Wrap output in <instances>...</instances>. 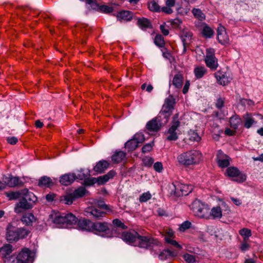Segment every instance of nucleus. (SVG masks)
Instances as JSON below:
<instances>
[{
	"label": "nucleus",
	"instance_id": "f257e3e1",
	"mask_svg": "<svg viewBox=\"0 0 263 263\" xmlns=\"http://www.w3.org/2000/svg\"><path fill=\"white\" fill-rule=\"evenodd\" d=\"M52 221L59 227L70 228L77 222L78 218L72 213H55L50 215Z\"/></svg>",
	"mask_w": 263,
	"mask_h": 263
},
{
	"label": "nucleus",
	"instance_id": "f03ea898",
	"mask_svg": "<svg viewBox=\"0 0 263 263\" xmlns=\"http://www.w3.org/2000/svg\"><path fill=\"white\" fill-rule=\"evenodd\" d=\"M202 154L199 151L192 149L182 153L177 157L179 164L185 166L197 164L201 160Z\"/></svg>",
	"mask_w": 263,
	"mask_h": 263
},
{
	"label": "nucleus",
	"instance_id": "7ed1b4c3",
	"mask_svg": "<svg viewBox=\"0 0 263 263\" xmlns=\"http://www.w3.org/2000/svg\"><path fill=\"white\" fill-rule=\"evenodd\" d=\"M23 197L16 204V207L15 209V211L16 213L21 212L20 209L28 210L32 208L37 200V198L34 194L29 192L28 190L23 191Z\"/></svg>",
	"mask_w": 263,
	"mask_h": 263
},
{
	"label": "nucleus",
	"instance_id": "20e7f679",
	"mask_svg": "<svg viewBox=\"0 0 263 263\" xmlns=\"http://www.w3.org/2000/svg\"><path fill=\"white\" fill-rule=\"evenodd\" d=\"M29 233V232L25 229L17 228L9 224L7 228L6 238L8 241L12 242L25 238Z\"/></svg>",
	"mask_w": 263,
	"mask_h": 263
},
{
	"label": "nucleus",
	"instance_id": "39448f33",
	"mask_svg": "<svg viewBox=\"0 0 263 263\" xmlns=\"http://www.w3.org/2000/svg\"><path fill=\"white\" fill-rule=\"evenodd\" d=\"M179 113L175 114L171 122L170 126L166 133V139L167 141H176L178 139V134L177 133L178 128L180 127L181 122L179 119Z\"/></svg>",
	"mask_w": 263,
	"mask_h": 263
},
{
	"label": "nucleus",
	"instance_id": "423d86ee",
	"mask_svg": "<svg viewBox=\"0 0 263 263\" xmlns=\"http://www.w3.org/2000/svg\"><path fill=\"white\" fill-rule=\"evenodd\" d=\"M159 241L150 235H141L139 234L137 246L145 249H152L154 246H158Z\"/></svg>",
	"mask_w": 263,
	"mask_h": 263
},
{
	"label": "nucleus",
	"instance_id": "0eeeda50",
	"mask_svg": "<svg viewBox=\"0 0 263 263\" xmlns=\"http://www.w3.org/2000/svg\"><path fill=\"white\" fill-rule=\"evenodd\" d=\"M139 234L137 232L132 230L122 232L121 238L126 243L136 247Z\"/></svg>",
	"mask_w": 263,
	"mask_h": 263
},
{
	"label": "nucleus",
	"instance_id": "6e6552de",
	"mask_svg": "<svg viewBox=\"0 0 263 263\" xmlns=\"http://www.w3.org/2000/svg\"><path fill=\"white\" fill-rule=\"evenodd\" d=\"M167 122L161 118L158 119L157 116L147 123L146 128L149 132H157Z\"/></svg>",
	"mask_w": 263,
	"mask_h": 263
},
{
	"label": "nucleus",
	"instance_id": "1a4fd4ad",
	"mask_svg": "<svg viewBox=\"0 0 263 263\" xmlns=\"http://www.w3.org/2000/svg\"><path fill=\"white\" fill-rule=\"evenodd\" d=\"M205 62L207 67L212 70L217 69L218 64L217 60L215 56L214 50L213 49H208L206 51Z\"/></svg>",
	"mask_w": 263,
	"mask_h": 263
},
{
	"label": "nucleus",
	"instance_id": "9d476101",
	"mask_svg": "<svg viewBox=\"0 0 263 263\" xmlns=\"http://www.w3.org/2000/svg\"><path fill=\"white\" fill-rule=\"evenodd\" d=\"M18 263H29L33 260V256L31 251L28 248H24L18 253L16 257Z\"/></svg>",
	"mask_w": 263,
	"mask_h": 263
},
{
	"label": "nucleus",
	"instance_id": "9b49d317",
	"mask_svg": "<svg viewBox=\"0 0 263 263\" xmlns=\"http://www.w3.org/2000/svg\"><path fill=\"white\" fill-rule=\"evenodd\" d=\"M85 215L91 218L100 219L105 216L106 213L98 209L95 206H90L86 209Z\"/></svg>",
	"mask_w": 263,
	"mask_h": 263
},
{
	"label": "nucleus",
	"instance_id": "f8f14e48",
	"mask_svg": "<svg viewBox=\"0 0 263 263\" xmlns=\"http://www.w3.org/2000/svg\"><path fill=\"white\" fill-rule=\"evenodd\" d=\"M109 231L108 223L106 222H93L91 232L96 234L105 233L108 234Z\"/></svg>",
	"mask_w": 263,
	"mask_h": 263
},
{
	"label": "nucleus",
	"instance_id": "ddd939ff",
	"mask_svg": "<svg viewBox=\"0 0 263 263\" xmlns=\"http://www.w3.org/2000/svg\"><path fill=\"white\" fill-rule=\"evenodd\" d=\"M216 160L218 166L221 168H226L230 164L229 156L224 154L221 150L217 152Z\"/></svg>",
	"mask_w": 263,
	"mask_h": 263
},
{
	"label": "nucleus",
	"instance_id": "4468645a",
	"mask_svg": "<svg viewBox=\"0 0 263 263\" xmlns=\"http://www.w3.org/2000/svg\"><path fill=\"white\" fill-rule=\"evenodd\" d=\"M246 174L241 173L237 168L231 167V181L242 183L246 180Z\"/></svg>",
	"mask_w": 263,
	"mask_h": 263
},
{
	"label": "nucleus",
	"instance_id": "2eb2a0df",
	"mask_svg": "<svg viewBox=\"0 0 263 263\" xmlns=\"http://www.w3.org/2000/svg\"><path fill=\"white\" fill-rule=\"evenodd\" d=\"M12 252V246L10 244L4 245L0 248V253L3 258H5L4 263L11 262V259H13L12 262L14 261V258L12 257H7Z\"/></svg>",
	"mask_w": 263,
	"mask_h": 263
},
{
	"label": "nucleus",
	"instance_id": "dca6fc26",
	"mask_svg": "<svg viewBox=\"0 0 263 263\" xmlns=\"http://www.w3.org/2000/svg\"><path fill=\"white\" fill-rule=\"evenodd\" d=\"M217 39L219 42L222 45L229 44V38L226 32L225 28L221 25H219L217 28Z\"/></svg>",
	"mask_w": 263,
	"mask_h": 263
},
{
	"label": "nucleus",
	"instance_id": "f3484780",
	"mask_svg": "<svg viewBox=\"0 0 263 263\" xmlns=\"http://www.w3.org/2000/svg\"><path fill=\"white\" fill-rule=\"evenodd\" d=\"M78 227L79 229L82 231L91 232L93 222L89 219L84 218L77 220Z\"/></svg>",
	"mask_w": 263,
	"mask_h": 263
},
{
	"label": "nucleus",
	"instance_id": "a211bd4d",
	"mask_svg": "<svg viewBox=\"0 0 263 263\" xmlns=\"http://www.w3.org/2000/svg\"><path fill=\"white\" fill-rule=\"evenodd\" d=\"M173 111V109L163 105L161 110L157 116V118H161L167 123Z\"/></svg>",
	"mask_w": 263,
	"mask_h": 263
},
{
	"label": "nucleus",
	"instance_id": "6ab92c4d",
	"mask_svg": "<svg viewBox=\"0 0 263 263\" xmlns=\"http://www.w3.org/2000/svg\"><path fill=\"white\" fill-rule=\"evenodd\" d=\"M76 179V175L73 173H68L62 175L60 179V183L67 186L71 184Z\"/></svg>",
	"mask_w": 263,
	"mask_h": 263
},
{
	"label": "nucleus",
	"instance_id": "aec40b11",
	"mask_svg": "<svg viewBox=\"0 0 263 263\" xmlns=\"http://www.w3.org/2000/svg\"><path fill=\"white\" fill-rule=\"evenodd\" d=\"M243 122L244 127L247 129H249L257 123V121L253 118V114L251 113H246L243 115Z\"/></svg>",
	"mask_w": 263,
	"mask_h": 263
},
{
	"label": "nucleus",
	"instance_id": "412c9836",
	"mask_svg": "<svg viewBox=\"0 0 263 263\" xmlns=\"http://www.w3.org/2000/svg\"><path fill=\"white\" fill-rule=\"evenodd\" d=\"M242 123L241 118L237 115L231 116V136L235 135L238 129V126Z\"/></svg>",
	"mask_w": 263,
	"mask_h": 263
},
{
	"label": "nucleus",
	"instance_id": "4be33fe9",
	"mask_svg": "<svg viewBox=\"0 0 263 263\" xmlns=\"http://www.w3.org/2000/svg\"><path fill=\"white\" fill-rule=\"evenodd\" d=\"M116 173V172L114 170L110 171L107 174L100 176L97 178L98 183L99 185L103 184L107 182L109 179H112L115 175Z\"/></svg>",
	"mask_w": 263,
	"mask_h": 263
},
{
	"label": "nucleus",
	"instance_id": "5701e85b",
	"mask_svg": "<svg viewBox=\"0 0 263 263\" xmlns=\"http://www.w3.org/2000/svg\"><path fill=\"white\" fill-rule=\"evenodd\" d=\"M54 185L52 179L46 176H43L39 179L38 185L40 187H51Z\"/></svg>",
	"mask_w": 263,
	"mask_h": 263
},
{
	"label": "nucleus",
	"instance_id": "b1692460",
	"mask_svg": "<svg viewBox=\"0 0 263 263\" xmlns=\"http://www.w3.org/2000/svg\"><path fill=\"white\" fill-rule=\"evenodd\" d=\"M109 163L104 160L99 161L93 167L94 171L102 173L109 166Z\"/></svg>",
	"mask_w": 263,
	"mask_h": 263
},
{
	"label": "nucleus",
	"instance_id": "393cba45",
	"mask_svg": "<svg viewBox=\"0 0 263 263\" xmlns=\"http://www.w3.org/2000/svg\"><path fill=\"white\" fill-rule=\"evenodd\" d=\"M117 17L120 20L129 21L133 17V13L130 11L123 10L117 13Z\"/></svg>",
	"mask_w": 263,
	"mask_h": 263
},
{
	"label": "nucleus",
	"instance_id": "a878e982",
	"mask_svg": "<svg viewBox=\"0 0 263 263\" xmlns=\"http://www.w3.org/2000/svg\"><path fill=\"white\" fill-rule=\"evenodd\" d=\"M183 81V75L179 72L174 76L172 80V84L175 88H180L182 86Z\"/></svg>",
	"mask_w": 263,
	"mask_h": 263
},
{
	"label": "nucleus",
	"instance_id": "bb28decb",
	"mask_svg": "<svg viewBox=\"0 0 263 263\" xmlns=\"http://www.w3.org/2000/svg\"><path fill=\"white\" fill-rule=\"evenodd\" d=\"M178 254L176 251H171L169 249H165L162 251L159 255L160 259L163 260L167 259L170 257H175Z\"/></svg>",
	"mask_w": 263,
	"mask_h": 263
},
{
	"label": "nucleus",
	"instance_id": "cd10ccee",
	"mask_svg": "<svg viewBox=\"0 0 263 263\" xmlns=\"http://www.w3.org/2000/svg\"><path fill=\"white\" fill-rule=\"evenodd\" d=\"M126 155V153L123 151H116L111 156V160L114 163H119L125 158Z\"/></svg>",
	"mask_w": 263,
	"mask_h": 263
},
{
	"label": "nucleus",
	"instance_id": "c85d7f7f",
	"mask_svg": "<svg viewBox=\"0 0 263 263\" xmlns=\"http://www.w3.org/2000/svg\"><path fill=\"white\" fill-rule=\"evenodd\" d=\"M137 25L142 30H146L152 27L149 20L144 17L138 19Z\"/></svg>",
	"mask_w": 263,
	"mask_h": 263
},
{
	"label": "nucleus",
	"instance_id": "c756f323",
	"mask_svg": "<svg viewBox=\"0 0 263 263\" xmlns=\"http://www.w3.org/2000/svg\"><path fill=\"white\" fill-rule=\"evenodd\" d=\"M215 77L220 85L226 86L229 83L228 77L219 71L215 73Z\"/></svg>",
	"mask_w": 263,
	"mask_h": 263
},
{
	"label": "nucleus",
	"instance_id": "7c9ffc66",
	"mask_svg": "<svg viewBox=\"0 0 263 263\" xmlns=\"http://www.w3.org/2000/svg\"><path fill=\"white\" fill-rule=\"evenodd\" d=\"M203 204L204 203L201 202L200 200L197 199L195 200L192 202L190 205V207L195 215L197 216L198 215H200L201 214V213L199 212V211Z\"/></svg>",
	"mask_w": 263,
	"mask_h": 263
},
{
	"label": "nucleus",
	"instance_id": "2f4dec72",
	"mask_svg": "<svg viewBox=\"0 0 263 263\" xmlns=\"http://www.w3.org/2000/svg\"><path fill=\"white\" fill-rule=\"evenodd\" d=\"M222 216V211L220 206H217L213 207L211 210L210 209L209 219L212 218L213 219L220 218Z\"/></svg>",
	"mask_w": 263,
	"mask_h": 263
},
{
	"label": "nucleus",
	"instance_id": "473e14b6",
	"mask_svg": "<svg viewBox=\"0 0 263 263\" xmlns=\"http://www.w3.org/2000/svg\"><path fill=\"white\" fill-rule=\"evenodd\" d=\"M4 182L6 183V185H7L10 187L17 186L20 183V179L18 177L12 176L5 177L4 178Z\"/></svg>",
	"mask_w": 263,
	"mask_h": 263
},
{
	"label": "nucleus",
	"instance_id": "72a5a7b5",
	"mask_svg": "<svg viewBox=\"0 0 263 263\" xmlns=\"http://www.w3.org/2000/svg\"><path fill=\"white\" fill-rule=\"evenodd\" d=\"M192 33L187 29H182L180 31V36L181 39L184 47H185L186 41L191 39Z\"/></svg>",
	"mask_w": 263,
	"mask_h": 263
},
{
	"label": "nucleus",
	"instance_id": "f704fd0d",
	"mask_svg": "<svg viewBox=\"0 0 263 263\" xmlns=\"http://www.w3.org/2000/svg\"><path fill=\"white\" fill-rule=\"evenodd\" d=\"M35 220V218L33 214L31 213L25 214L22 218V222L27 226L31 225Z\"/></svg>",
	"mask_w": 263,
	"mask_h": 263
},
{
	"label": "nucleus",
	"instance_id": "c9c22d12",
	"mask_svg": "<svg viewBox=\"0 0 263 263\" xmlns=\"http://www.w3.org/2000/svg\"><path fill=\"white\" fill-rule=\"evenodd\" d=\"M199 212L201 214L200 215H198V217L202 218L209 219L210 208L207 204H203L199 210Z\"/></svg>",
	"mask_w": 263,
	"mask_h": 263
},
{
	"label": "nucleus",
	"instance_id": "e433bc0d",
	"mask_svg": "<svg viewBox=\"0 0 263 263\" xmlns=\"http://www.w3.org/2000/svg\"><path fill=\"white\" fill-rule=\"evenodd\" d=\"M207 72L206 69L204 66H198L195 68L194 73L197 79L202 78Z\"/></svg>",
	"mask_w": 263,
	"mask_h": 263
},
{
	"label": "nucleus",
	"instance_id": "4c0bfd02",
	"mask_svg": "<svg viewBox=\"0 0 263 263\" xmlns=\"http://www.w3.org/2000/svg\"><path fill=\"white\" fill-rule=\"evenodd\" d=\"M139 146V144L133 138L132 139L127 141L125 144V147L127 149L128 151L132 152L136 149Z\"/></svg>",
	"mask_w": 263,
	"mask_h": 263
},
{
	"label": "nucleus",
	"instance_id": "58836bf2",
	"mask_svg": "<svg viewBox=\"0 0 263 263\" xmlns=\"http://www.w3.org/2000/svg\"><path fill=\"white\" fill-rule=\"evenodd\" d=\"M76 199L74 198V196L72 195V193L68 194L64 196H62L60 197V201L61 202L70 205L72 203L73 201Z\"/></svg>",
	"mask_w": 263,
	"mask_h": 263
},
{
	"label": "nucleus",
	"instance_id": "ea45409f",
	"mask_svg": "<svg viewBox=\"0 0 263 263\" xmlns=\"http://www.w3.org/2000/svg\"><path fill=\"white\" fill-rule=\"evenodd\" d=\"M176 104L175 99L172 95H170L164 100L163 105L174 110Z\"/></svg>",
	"mask_w": 263,
	"mask_h": 263
},
{
	"label": "nucleus",
	"instance_id": "a19ab883",
	"mask_svg": "<svg viewBox=\"0 0 263 263\" xmlns=\"http://www.w3.org/2000/svg\"><path fill=\"white\" fill-rule=\"evenodd\" d=\"M202 33L204 37L211 38L213 35L214 31L211 27L204 24L202 29Z\"/></svg>",
	"mask_w": 263,
	"mask_h": 263
},
{
	"label": "nucleus",
	"instance_id": "79ce46f5",
	"mask_svg": "<svg viewBox=\"0 0 263 263\" xmlns=\"http://www.w3.org/2000/svg\"><path fill=\"white\" fill-rule=\"evenodd\" d=\"M86 192V190L84 187L81 186L76 189L72 193L74 198L76 199L83 197Z\"/></svg>",
	"mask_w": 263,
	"mask_h": 263
},
{
	"label": "nucleus",
	"instance_id": "37998d69",
	"mask_svg": "<svg viewBox=\"0 0 263 263\" xmlns=\"http://www.w3.org/2000/svg\"><path fill=\"white\" fill-rule=\"evenodd\" d=\"M180 188H181L182 192L178 194V197L186 196L191 192L192 190L191 186L190 187L189 185L183 184H181Z\"/></svg>",
	"mask_w": 263,
	"mask_h": 263
},
{
	"label": "nucleus",
	"instance_id": "c03bdc74",
	"mask_svg": "<svg viewBox=\"0 0 263 263\" xmlns=\"http://www.w3.org/2000/svg\"><path fill=\"white\" fill-rule=\"evenodd\" d=\"M154 43L159 47H163L165 42L163 36L161 34H157L154 39Z\"/></svg>",
	"mask_w": 263,
	"mask_h": 263
},
{
	"label": "nucleus",
	"instance_id": "a18cd8bd",
	"mask_svg": "<svg viewBox=\"0 0 263 263\" xmlns=\"http://www.w3.org/2000/svg\"><path fill=\"white\" fill-rule=\"evenodd\" d=\"M188 135L189 140L192 141L198 142L201 139L200 137L198 135L197 133L194 130H190L189 132Z\"/></svg>",
	"mask_w": 263,
	"mask_h": 263
},
{
	"label": "nucleus",
	"instance_id": "49530a36",
	"mask_svg": "<svg viewBox=\"0 0 263 263\" xmlns=\"http://www.w3.org/2000/svg\"><path fill=\"white\" fill-rule=\"evenodd\" d=\"M192 13L194 16L199 20L202 21L205 18L204 14L199 9L194 8L192 10Z\"/></svg>",
	"mask_w": 263,
	"mask_h": 263
},
{
	"label": "nucleus",
	"instance_id": "de8ad7c7",
	"mask_svg": "<svg viewBox=\"0 0 263 263\" xmlns=\"http://www.w3.org/2000/svg\"><path fill=\"white\" fill-rule=\"evenodd\" d=\"M180 185H181V184L179 182H176L175 184L173 183L171 187L172 189L171 193L173 192L174 194L178 197V194L182 192L181 188H180Z\"/></svg>",
	"mask_w": 263,
	"mask_h": 263
},
{
	"label": "nucleus",
	"instance_id": "09e8293b",
	"mask_svg": "<svg viewBox=\"0 0 263 263\" xmlns=\"http://www.w3.org/2000/svg\"><path fill=\"white\" fill-rule=\"evenodd\" d=\"M112 223L114 224V227L121 229V230H125L127 228V227L119 219H114Z\"/></svg>",
	"mask_w": 263,
	"mask_h": 263
},
{
	"label": "nucleus",
	"instance_id": "8fccbe9b",
	"mask_svg": "<svg viewBox=\"0 0 263 263\" xmlns=\"http://www.w3.org/2000/svg\"><path fill=\"white\" fill-rule=\"evenodd\" d=\"M122 232L119 228L114 227L111 228L110 235L108 236L121 237Z\"/></svg>",
	"mask_w": 263,
	"mask_h": 263
},
{
	"label": "nucleus",
	"instance_id": "3c124183",
	"mask_svg": "<svg viewBox=\"0 0 263 263\" xmlns=\"http://www.w3.org/2000/svg\"><path fill=\"white\" fill-rule=\"evenodd\" d=\"M152 198V195L149 192H147L141 194L139 197L140 202H145Z\"/></svg>",
	"mask_w": 263,
	"mask_h": 263
},
{
	"label": "nucleus",
	"instance_id": "603ef678",
	"mask_svg": "<svg viewBox=\"0 0 263 263\" xmlns=\"http://www.w3.org/2000/svg\"><path fill=\"white\" fill-rule=\"evenodd\" d=\"M133 138L135 139V140L137 142V143L139 144L143 143L145 140V137L142 133H138L136 134L134 136Z\"/></svg>",
	"mask_w": 263,
	"mask_h": 263
},
{
	"label": "nucleus",
	"instance_id": "864d4df0",
	"mask_svg": "<svg viewBox=\"0 0 263 263\" xmlns=\"http://www.w3.org/2000/svg\"><path fill=\"white\" fill-rule=\"evenodd\" d=\"M165 242L175 247L179 250L182 249L181 246L175 240L172 239L170 237H165Z\"/></svg>",
	"mask_w": 263,
	"mask_h": 263
},
{
	"label": "nucleus",
	"instance_id": "5fc2aeb1",
	"mask_svg": "<svg viewBox=\"0 0 263 263\" xmlns=\"http://www.w3.org/2000/svg\"><path fill=\"white\" fill-rule=\"evenodd\" d=\"M183 258L187 263H195L196 262L195 256L188 253L184 254Z\"/></svg>",
	"mask_w": 263,
	"mask_h": 263
},
{
	"label": "nucleus",
	"instance_id": "6e6d98bb",
	"mask_svg": "<svg viewBox=\"0 0 263 263\" xmlns=\"http://www.w3.org/2000/svg\"><path fill=\"white\" fill-rule=\"evenodd\" d=\"M239 234L244 237V239L246 240L251 235V230L243 228L239 231Z\"/></svg>",
	"mask_w": 263,
	"mask_h": 263
},
{
	"label": "nucleus",
	"instance_id": "4d7b16f0",
	"mask_svg": "<svg viewBox=\"0 0 263 263\" xmlns=\"http://www.w3.org/2000/svg\"><path fill=\"white\" fill-rule=\"evenodd\" d=\"M149 9L151 11L160 12V7L156 2H151L148 6Z\"/></svg>",
	"mask_w": 263,
	"mask_h": 263
},
{
	"label": "nucleus",
	"instance_id": "13d9d810",
	"mask_svg": "<svg viewBox=\"0 0 263 263\" xmlns=\"http://www.w3.org/2000/svg\"><path fill=\"white\" fill-rule=\"evenodd\" d=\"M154 145V142L145 144L142 148V153H146L150 152L152 150Z\"/></svg>",
	"mask_w": 263,
	"mask_h": 263
},
{
	"label": "nucleus",
	"instance_id": "bf43d9fd",
	"mask_svg": "<svg viewBox=\"0 0 263 263\" xmlns=\"http://www.w3.org/2000/svg\"><path fill=\"white\" fill-rule=\"evenodd\" d=\"M191 226V223L189 221L183 222L180 226L179 230L180 231L184 232L186 230L189 229Z\"/></svg>",
	"mask_w": 263,
	"mask_h": 263
},
{
	"label": "nucleus",
	"instance_id": "052dcab7",
	"mask_svg": "<svg viewBox=\"0 0 263 263\" xmlns=\"http://www.w3.org/2000/svg\"><path fill=\"white\" fill-rule=\"evenodd\" d=\"M97 206L100 209L106 210L108 211H111L109 206L106 204L103 201H99L97 203Z\"/></svg>",
	"mask_w": 263,
	"mask_h": 263
},
{
	"label": "nucleus",
	"instance_id": "680f3d73",
	"mask_svg": "<svg viewBox=\"0 0 263 263\" xmlns=\"http://www.w3.org/2000/svg\"><path fill=\"white\" fill-rule=\"evenodd\" d=\"M154 160L151 157H146L143 159V163L145 166L149 167L154 163Z\"/></svg>",
	"mask_w": 263,
	"mask_h": 263
},
{
	"label": "nucleus",
	"instance_id": "e2e57ef3",
	"mask_svg": "<svg viewBox=\"0 0 263 263\" xmlns=\"http://www.w3.org/2000/svg\"><path fill=\"white\" fill-rule=\"evenodd\" d=\"M100 10L104 13H109L113 11V8L106 5H102L100 7Z\"/></svg>",
	"mask_w": 263,
	"mask_h": 263
},
{
	"label": "nucleus",
	"instance_id": "0e129e2a",
	"mask_svg": "<svg viewBox=\"0 0 263 263\" xmlns=\"http://www.w3.org/2000/svg\"><path fill=\"white\" fill-rule=\"evenodd\" d=\"M97 178H91L86 179L84 180V184L86 185H92L96 183H98Z\"/></svg>",
	"mask_w": 263,
	"mask_h": 263
},
{
	"label": "nucleus",
	"instance_id": "69168bd1",
	"mask_svg": "<svg viewBox=\"0 0 263 263\" xmlns=\"http://www.w3.org/2000/svg\"><path fill=\"white\" fill-rule=\"evenodd\" d=\"M163 12L166 14H170L173 13V11L171 7L166 5L160 8V12Z\"/></svg>",
	"mask_w": 263,
	"mask_h": 263
},
{
	"label": "nucleus",
	"instance_id": "338daca9",
	"mask_svg": "<svg viewBox=\"0 0 263 263\" xmlns=\"http://www.w3.org/2000/svg\"><path fill=\"white\" fill-rule=\"evenodd\" d=\"M154 168L157 172H161L163 169V166L161 162H157L154 164Z\"/></svg>",
	"mask_w": 263,
	"mask_h": 263
},
{
	"label": "nucleus",
	"instance_id": "774afa93",
	"mask_svg": "<svg viewBox=\"0 0 263 263\" xmlns=\"http://www.w3.org/2000/svg\"><path fill=\"white\" fill-rule=\"evenodd\" d=\"M223 104H224V99L221 98H219L217 100V102L216 103V107L218 109H220L221 108H222L223 106Z\"/></svg>",
	"mask_w": 263,
	"mask_h": 263
}]
</instances>
